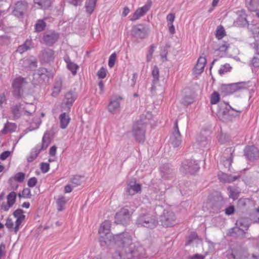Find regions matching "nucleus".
I'll return each instance as SVG.
<instances>
[{"instance_id":"13","label":"nucleus","mask_w":259,"mask_h":259,"mask_svg":"<svg viewBox=\"0 0 259 259\" xmlns=\"http://www.w3.org/2000/svg\"><path fill=\"white\" fill-rule=\"evenodd\" d=\"M206 63V59L205 57H199L197 60V64L193 68V74L197 76L202 73L204 70Z\"/></svg>"},{"instance_id":"10","label":"nucleus","mask_w":259,"mask_h":259,"mask_svg":"<svg viewBox=\"0 0 259 259\" xmlns=\"http://www.w3.org/2000/svg\"><path fill=\"white\" fill-rule=\"evenodd\" d=\"M131 211H117L115 215V223L117 224L125 225L130 221L132 213Z\"/></svg>"},{"instance_id":"19","label":"nucleus","mask_w":259,"mask_h":259,"mask_svg":"<svg viewBox=\"0 0 259 259\" xmlns=\"http://www.w3.org/2000/svg\"><path fill=\"white\" fill-rule=\"evenodd\" d=\"M111 222L109 221H105L100 226L99 229V234L108 235L110 234Z\"/></svg>"},{"instance_id":"44","label":"nucleus","mask_w":259,"mask_h":259,"mask_svg":"<svg viewBox=\"0 0 259 259\" xmlns=\"http://www.w3.org/2000/svg\"><path fill=\"white\" fill-rule=\"evenodd\" d=\"M107 73V70L102 67L97 72V76L99 78L103 79L106 77Z\"/></svg>"},{"instance_id":"55","label":"nucleus","mask_w":259,"mask_h":259,"mask_svg":"<svg viewBox=\"0 0 259 259\" xmlns=\"http://www.w3.org/2000/svg\"><path fill=\"white\" fill-rule=\"evenodd\" d=\"M10 154L11 152L9 151H5L0 155V159L5 160L10 156Z\"/></svg>"},{"instance_id":"33","label":"nucleus","mask_w":259,"mask_h":259,"mask_svg":"<svg viewBox=\"0 0 259 259\" xmlns=\"http://www.w3.org/2000/svg\"><path fill=\"white\" fill-rule=\"evenodd\" d=\"M228 190L229 191V197L234 200L237 199L240 194L239 190L235 188L229 187Z\"/></svg>"},{"instance_id":"61","label":"nucleus","mask_w":259,"mask_h":259,"mask_svg":"<svg viewBox=\"0 0 259 259\" xmlns=\"http://www.w3.org/2000/svg\"><path fill=\"white\" fill-rule=\"evenodd\" d=\"M5 249V245L4 244H1L0 245V259H1L2 257L5 254V252L4 251Z\"/></svg>"},{"instance_id":"24","label":"nucleus","mask_w":259,"mask_h":259,"mask_svg":"<svg viewBox=\"0 0 259 259\" xmlns=\"http://www.w3.org/2000/svg\"><path fill=\"white\" fill-rule=\"evenodd\" d=\"M23 114L26 116H30L35 110V106L32 104L26 103L23 107Z\"/></svg>"},{"instance_id":"17","label":"nucleus","mask_w":259,"mask_h":259,"mask_svg":"<svg viewBox=\"0 0 259 259\" xmlns=\"http://www.w3.org/2000/svg\"><path fill=\"white\" fill-rule=\"evenodd\" d=\"M121 99V98L119 97L118 98H116L115 100H112L110 102L108 106V110L110 112L112 113H115L119 110V100Z\"/></svg>"},{"instance_id":"43","label":"nucleus","mask_w":259,"mask_h":259,"mask_svg":"<svg viewBox=\"0 0 259 259\" xmlns=\"http://www.w3.org/2000/svg\"><path fill=\"white\" fill-rule=\"evenodd\" d=\"M154 48L155 46L154 45H151L149 48L148 52L146 56V60L148 62H150L152 58V56L154 51Z\"/></svg>"},{"instance_id":"14","label":"nucleus","mask_w":259,"mask_h":259,"mask_svg":"<svg viewBox=\"0 0 259 259\" xmlns=\"http://www.w3.org/2000/svg\"><path fill=\"white\" fill-rule=\"evenodd\" d=\"M243 87L241 83H235L229 84H225L223 86V90L227 94H233L242 89Z\"/></svg>"},{"instance_id":"51","label":"nucleus","mask_w":259,"mask_h":259,"mask_svg":"<svg viewBox=\"0 0 259 259\" xmlns=\"http://www.w3.org/2000/svg\"><path fill=\"white\" fill-rule=\"evenodd\" d=\"M175 19V15L174 13L168 14L166 16L167 24H173Z\"/></svg>"},{"instance_id":"49","label":"nucleus","mask_w":259,"mask_h":259,"mask_svg":"<svg viewBox=\"0 0 259 259\" xmlns=\"http://www.w3.org/2000/svg\"><path fill=\"white\" fill-rule=\"evenodd\" d=\"M80 177L76 176V177H73L71 179V182L72 184L73 185V186H72L73 187H76L78 185H80L81 182L80 180Z\"/></svg>"},{"instance_id":"2","label":"nucleus","mask_w":259,"mask_h":259,"mask_svg":"<svg viewBox=\"0 0 259 259\" xmlns=\"http://www.w3.org/2000/svg\"><path fill=\"white\" fill-rule=\"evenodd\" d=\"M236 227L230 229L227 235L232 237H245V232L249 227V220L248 218H240L236 222Z\"/></svg>"},{"instance_id":"39","label":"nucleus","mask_w":259,"mask_h":259,"mask_svg":"<svg viewBox=\"0 0 259 259\" xmlns=\"http://www.w3.org/2000/svg\"><path fill=\"white\" fill-rule=\"evenodd\" d=\"M232 69V67L229 64L226 63L222 65L219 70V73L220 75H223L227 72H230Z\"/></svg>"},{"instance_id":"26","label":"nucleus","mask_w":259,"mask_h":259,"mask_svg":"<svg viewBox=\"0 0 259 259\" xmlns=\"http://www.w3.org/2000/svg\"><path fill=\"white\" fill-rule=\"evenodd\" d=\"M37 74L43 80L48 79L50 77H52L51 72L44 68H39L38 70Z\"/></svg>"},{"instance_id":"45","label":"nucleus","mask_w":259,"mask_h":259,"mask_svg":"<svg viewBox=\"0 0 259 259\" xmlns=\"http://www.w3.org/2000/svg\"><path fill=\"white\" fill-rule=\"evenodd\" d=\"M62 89L61 83H58L54 87L53 91L52 92V96L53 97L57 96L61 92Z\"/></svg>"},{"instance_id":"59","label":"nucleus","mask_w":259,"mask_h":259,"mask_svg":"<svg viewBox=\"0 0 259 259\" xmlns=\"http://www.w3.org/2000/svg\"><path fill=\"white\" fill-rule=\"evenodd\" d=\"M57 147L55 146H53L51 147L49 153L51 156H55L56 154Z\"/></svg>"},{"instance_id":"46","label":"nucleus","mask_w":259,"mask_h":259,"mask_svg":"<svg viewBox=\"0 0 259 259\" xmlns=\"http://www.w3.org/2000/svg\"><path fill=\"white\" fill-rule=\"evenodd\" d=\"M197 234L195 232H192L188 237L187 242H186V245L190 244L193 241L198 238Z\"/></svg>"},{"instance_id":"21","label":"nucleus","mask_w":259,"mask_h":259,"mask_svg":"<svg viewBox=\"0 0 259 259\" xmlns=\"http://www.w3.org/2000/svg\"><path fill=\"white\" fill-rule=\"evenodd\" d=\"M183 168L186 170H187L189 173L193 174L198 169V165L195 161H191L189 162V165H183Z\"/></svg>"},{"instance_id":"32","label":"nucleus","mask_w":259,"mask_h":259,"mask_svg":"<svg viewBox=\"0 0 259 259\" xmlns=\"http://www.w3.org/2000/svg\"><path fill=\"white\" fill-rule=\"evenodd\" d=\"M25 177V174L23 172H18L17 173L13 178H10L9 180V182L11 183L13 180L15 181L22 183L24 181Z\"/></svg>"},{"instance_id":"15","label":"nucleus","mask_w":259,"mask_h":259,"mask_svg":"<svg viewBox=\"0 0 259 259\" xmlns=\"http://www.w3.org/2000/svg\"><path fill=\"white\" fill-rule=\"evenodd\" d=\"M245 5L248 10L256 12L259 18V0H245Z\"/></svg>"},{"instance_id":"5","label":"nucleus","mask_w":259,"mask_h":259,"mask_svg":"<svg viewBox=\"0 0 259 259\" xmlns=\"http://www.w3.org/2000/svg\"><path fill=\"white\" fill-rule=\"evenodd\" d=\"M24 212L13 211V215L16 219L15 227H14V222L12 219L8 218L7 219L5 225L10 231L14 230L16 234L19 231L20 225L25 219V215L23 214Z\"/></svg>"},{"instance_id":"37","label":"nucleus","mask_w":259,"mask_h":259,"mask_svg":"<svg viewBox=\"0 0 259 259\" xmlns=\"http://www.w3.org/2000/svg\"><path fill=\"white\" fill-rule=\"evenodd\" d=\"M226 35V32L222 25L218 27L215 32V37L218 39H221Z\"/></svg>"},{"instance_id":"36","label":"nucleus","mask_w":259,"mask_h":259,"mask_svg":"<svg viewBox=\"0 0 259 259\" xmlns=\"http://www.w3.org/2000/svg\"><path fill=\"white\" fill-rule=\"evenodd\" d=\"M35 4H37L41 9H46L51 5L50 0H34Z\"/></svg>"},{"instance_id":"48","label":"nucleus","mask_w":259,"mask_h":259,"mask_svg":"<svg viewBox=\"0 0 259 259\" xmlns=\"http://www.w3.org/2000/svg\"><path fill=\"white\" fill-rule=\"evenodd\" d=\"M116 59V55L115 53H113L111 55L108 60V66L110 68H112L115 63Z\"/></svg>"},{"instance_id":"52","label":"nucleus","mask_w":259,"mask_h":259,"mask_svg":"<svg viewBox=\"0 0 259 259\" xmlns=\"http://www.w3.org/2000/svg\"><path fill=\"white\" fill-rule=\"evenodd\" d=\"M37 180L35 177L30 178L27 182V185L29 187H34L37 183Z\"/></svg>"},{"instance_id":"38","label":"nucleus","mask_w":259,"mask_h":259,"mask_svg":"<svg viewBox=\"0 0 259 259\" xmlns=\"http://www.w3.org/2000/svg\"><path fill=\"white\" fill-rule=\"evenodd\" d=\"M220 100V96L218 92L214 91L210 96V102L211 104H217Z\"/></svg>"},{"instance_id":"6","label":"nucleus","mask_w":259,"mask_h":259,"mask_svg":"<svg viewBox=\"0 0 259 259\" xmlns=\"http://www.w3.org/2000/svg\"><path fill=\"white\" fill-rule=\"evenodd\" d=\"M27 82L25 78L18 77L15 78L12 82L13 93L14 96L19 99L22 97L24 88Z\"/></svg>"},{"instance_id":"31","label":"nucleus","mask_w":259,"mask_h":259,"mask_svg":"<svg viewBox=\"0 0 259 259\" xmlns=\"http://www.w3.org/2000/svg\"><path fill=\"white\" fill-rule=\"evenodd\" d=\"M31 44L32 42L31 40H27L23 45L20 46L18 48L17 51L20 54H22L30 48Z\"/></svg>"},{"instance_id":"3","label":"nucleus","mask_w":259,"mask_h":259,"mask_svg":"<svg viewBox=\"0 0 259 259\" xmlns=\"http://www.w3.org/2000/svg\"><path fill=\"white\" fill-rule=\"evenodd\" d=\"M139 225L150 229L155 228L158 223L156 213L153 211H148L140 215L137 220Z\"/></svg>"},{"instance_id":"64","label":"nucleus","mask_w":259,"mask_h":259,"mask_svg":"<svg viewBox=\"0 0 259 259\" xmlns=\"http://www.w3.org/2000/svg\"><path fill=\"white\" fill-rule=\"evenodd\" d=\"M72 190V187L70 185H67L65 187L64 191L65 193H70Z\"/></svg>"},{"instance_id":"29","label":"nucleus","mask_w":259,"mask_h":259,"mask_svg":"<svg viewBox=\"0 0 259 259\" xmlns=\"http://www.w3.org/2000/svg\"><path fill=\"white\" fill-rule=\"evenodd\" d=\"M97 0H87L85 8L87 12L91 14L93 13L96 5Z\"/></svg>"},{"instance_id":"7","label":"nucleus","mask_w":259,"mask_h":259,"mask_svg":"<svg viewBox=\"0 0 259 259\" xmlns=\"http://www.w3.org/2000/svg\"><path fill=\"white\" fill-rule=\"evenodd\" d=\"M176 217L173 211H164L160 217L161 225L165 227H171L175 224Z\"/></svg>"},{"instance_id":"42","label":"nucleus","mask_w":259,"mask_h":259,"mask_svg":"<svg viewBox=\"0 0 259 259\" xmlns=\"http://www.w3.org/2000/svg\"><path fill=\"white\" fill-rule=\"evenodd\" d=\"M46 23L42 20H39L35 24V30L36 31H42L46 27Z\"/></svg>"},{"instance_id":"28","label":"nucleus","mask_w":259,"mask_h":259,"mask_svg":"<svg viewBox=\"0 0 259 259\" xmlns=\"http://www.w3.org/2000/svg\"><path fill=\"white\" fill-rule=\"evenodd\" d=\"M65 62L67 64V67L68 69L70 70L73 75H75L77 73V70L78 69V66L71 62L69 59L65 60Z\"/></svg>"},{"instance_id":"53","label":"nucleus","mask_w":259,"mask_h":259,"mask_svg":"<svg viewBox=\"0 0 259 259\" xmlns=\"http://www.w3.org/2000/svg\"><path fill=\"white\" fill-rule=\"evenodd\" d=\"M50 169L49 164L47 163H42L40 165V169L44 173H46Z\"/></svg>"},{"instance_id":"18","label":"nucleus","mask_w":259,"mask_h":259,"mask_svg":"<svg viewBox=\"0 0 259 259\" xmlns=\"http://www.w3.org/2000/svg\"><path fill=\"white\" fill-rule=\"evenodd\" d=\"M51 143V138L50 134L45 133L42 139V144L41 145H37L35 146L41 152L42 150L46 149Z\"/></svg>"},{"instance_id":"56","label":"nucleus","mask_w":259,"mask_h":259,"mask_svg":"<svg viewBox=\"0 0 259 259\" xmlns=\"http://www.w3.org/2000/svg\"><path fill=\"white\" fill-rule=\"evenodd\" d=\"M57 204L60 206V207H62V205H63L64 204H65L66 203V200H65V197H61L60 198H59L58 200H57Z\"/></svg>"},{"instance_id":"63","label":"nucleus","mask_w":259,"mask_h":259,"mask_svg":"<svg viewBox=\"0 0 259 259\" xmlns=\"http://www.w3.org/2000/svg\"><path fill=\"white\" fill-rule=\"evenodd\" d=\"M204 256L202 255L196 254L190 257V259H204Z\"/></svg>"},{"instance_id":"41","label":"nucleus","mask_w":259,"mask_h":259,"mask_svg":"<svg viewBox=\"0 0 259 259\" xmlns=\"http://www.w3.org/2000/svg\"><path fill=\"white\" fill-rule=\"evenodd\" d=\"M229 48V44L226 41H224L220 45L218 51L220 52L226 54L228 52V50Z\"/></svg>"},{"instance_id":"35","label":"nucleus","mask_w":259,"mask_h":259,"mask_svg":"<svg viewBox=\"0 0 259 259\" xmlns=\"http://www.w3.org/2000/svg\"><path fill=\"white\" fill-rule=\"evenodd\" d=\"M40 151L35 147L32 149L29 155L27 157V161L32 162L36 158Z\"/></svg>"},{"instance_id":"4","label":"nucleus","mask_w":259,"mask_h":259,"mask_svg":"<svg viewBox=\"0 0 259 259\" xmlns=\"http://www.w3.org/2000/svg\"><path fill=\"white\" fill-rule=\"evenodd\" d=\"M248 256L246 249L238 245L232 246L226 251L227 259H247Z\"/></svg>"},{"instance_id":"60","label":"nucleus","mask_w":259,"mask_h":259,"mask_svg":"<svg viewBox=\"0 0 259 259\" xmlns=\"http://www.w3.org/2000/svg\"><path fill=\"white\" fill-rule=\"evenodd\" d=\"M169 32L170 34H174L175 33V28L173 24H167Z\"/></svg>"},{"instance_id":"23","label":"nucleus","mask_w":259,"mask_h":259,"mask_svg":"<svg viewBox=\"0 0 259 259\" xmlns=\"http://www.w3.org/2000/svg\"><path fill=\"white\" fill-rule=\"evenodd\" d=\"M141 186L139 184H135L134 185H128L127 192L129 195H133L136 193L141 192Z\"/></svg>"},{"instance_id":"9","label":"nucleus","mask_w":259,"mask_h":259,"mask_svg":"<svg viewBox=\"0 0 259 259\" xmlns=\"http://www.w3.org/2000/svg\"><path fill=\"white\" fill-rule=\"evenodd\" d=\"M152 2L149 0L148 1L146 4L142 7L138 8L134 13L133 14L131 20L134 21L140 19L141 17L144 16L150 10L152 6Z\"/></svg>"},{"instance_id":"25","label":"nucleus","mask_w":259,"mask_h":259,"mask_svg":"<svg viewBox=\"0 0 259 259\" xmlns=\"http://www.w3.org/2000/svg\"><path fill=\"white\" fill-rule=\"evenodd\" d=\"M75 100V97L71 92H69L66 94L64 99V103L67 107L71 106Z\"/></svg>"},{"instance_id":"12","label":"nucleus","mask_w":259,"mask_h":259,"mask_svg":"<svg viewBox=\"0 0 259 259\" xmlns=\"http://www.w3.org/2000/svg\"><path fill=\"white\" fill-rule=\"evenodd\" d=\"M245 156L249 160H254L259 157V150L253 146L246 147L244 150Z\"/></svg>"},{"instance_id":"16","label":"nucleus","mask_w":259,"mask_h":259,"mask_svg":"<svg viewBox=\"0 0 259 259\" xmlns=\"http://www.w3.org/2000/svg\"><path fill=\"white\" fill-rule=\"evenodd\" d=\"M99 242L101 246L105 247L111 245L112 243L114 244L113 236H112L111 234L108 235L99 234Z\"/></svg>"},{"instance_id":"40","label":"nucleus","mask_w":259,"mask_h":259,"mask_svg":"<svg viewBox=\"0 0 259 259\" xmlns=\"http://www.w3.org/2000/svg\"><path fill=\"white\" fill-rule=\"evenodd\" d=\"M134 31L135 34L141 38H145L146 36V31L145 28H135Z\"/></svg>"},{"instance_id":"47","label":"nucleus","mask_w":259,"mask_h":259,"mask_svg":"<svg viewBox=\"0 0 259 259\" xmlns=\"http://www.w3.org/2000/svg\"><path fill=\"white\" fill-rule=\"evenodd\" d=\"M223 177L220 178V180L225 183H231L234 181L236 180V178H231V177L227 175L226 174H223Z\"/></svg>"},{"instance_id":"11","label":"nucleus","mask_w":259,"mask_h":259,"mask_svg":"<svg viewBox=\"0 0 259 259\" xmlns=\"http://www.w3.org/2000/svg\"><path fill=\"white\" fill-rule=\"evenodd\" d=\"M28 3L25 1H18L14 6L13 14L16 17H22L28 8Z\"/></svg>"},{"instance_id":"54","label":"nucleus","mask_w":259,"mask_h":259,"mask_svg":"<svg viewBox=\"0 0 259 259\" xmlns=\"http://www.w3.org/2000/svg\"><path fill=\"white\" fill-rule=\"evenodd\" d=\"M252 64L254 67H257L259 66V53L252 60Z\"/></svg>"},{"instance_id":"34","label":"nucleus","mask_w":259,"mask_h":259,"mask_svg":"<svg viewBox=\"0 0 259 259\" xmlns=\"http://www.w3.org/2000/svg\"><path fill=\"white\" fill-rule=\"evenodd\" d=\"M54 52L52 50H45L42 54L43 57L47 61H50L54 58Z\"/></svg>"},{"instance_id":"57","label":"nucleus","mask_w":259,"mask_h":259,"mask_svg":"<svg viewBox=\"0 0 259 259\" xmlns=\"http://www.w3.org/2000/svg\"><path fill=\"white\" fill-rule=\"evenodd\" d=\"M152 75L155 79H158L159 77V70L157 67H155L152 70Z\"/></svg>"},{"instance_id":"30","label":"nucleus","mask_w":259,"mask_h":259,"mask_svg":"<svg viewBox=\"0 0 259 259\" xmlns=\"http://www.w3.org/2000/svg\"><path fill=\"white\" fill-rule=\"evenodd\" d=\"M21 106V104L16 105L12 108L14 118H18L20 116L21 114H23V110Z\"/></svg>"},{"instance_id":"50","label":"nucleus","mask_w":259,"mask_h":259,"mask_svg":"<svg viewBox=\"0 0 259 259\" xmlns=\"http://www.w3.org/2000/svg\"><path fill=\"white\" fill-rule=\"evenodd\" d=\"M30 190L28 188H25L23 190L21 194H19V196H22L24 198H29L31 194Z\"/></svg>"},{"instance_id":"8","label":"nucleus","mask_w":259,"mask_h":259,"mask_svg":"<svg viewBox=\"0 0 259 259\" xmlns=\"http://www.w3.org/2000/svg\"><path fill=\"white\" fill-rule=\"evenodd\" d=\"M146 131L144 126L139 122L136 123L133 127V134L135 140L139 143H143L145 140Z\"/></svg>"},{"instance_id":"62","label":"nucleus","mask_w":259,"mask_h":259,"mask_svg":"<svg viewBox=\"0 0 259 259\" xmlns=\"http://www.w3.org/2000/svg\"><path fill=\"white\" fill-rule=\"evenodd\" d=\"M98 85L100 90V93L103 94L104 91V85L103 81L102 80L100 81Z\"/></svg>"},{"instance_id":"1","label":"nucleus","mask_w":259,"mask_h":259,"mask_svg":"<svg viewBox=\"0 0 259 259\" xmlns=\"http://www.w3.org/2000/svg\"><path fill=\"white\" fill-rule=\"evenodd\" d=\"M115 247L117 250L113 254L114 259H140L139 250L135 248L131 236L124 232L113 236Z\"/></svg>"},{"instance_id":"58","label":"nucleus","mask_w":259,"mask_h":259,"mask_svg":"<svg viewBox=\"0 0 259 259\" xmlns=\"http://www.w3.org/2000/svg\"><path fill=\"white\" fill-rule=\"evenodd\" d=\"M68 3L76 7L82 3V0H67Z\"/></svg>"},{"instance_id":"22","label":"nucleus","mask_w":259,"mask_h":259,"mask_svg":"<svg viewBox=\"0 0 259 259\" xmlns=\"http://www.w3.org/2000/svg\"><path fill=\"white\" fill-rule=\"evenodd\" d=\"M58 35L54 33L45 35L43 38L44 41L47 45H53L58 39Z\"/></svg>"},{"instance_id":"27","label":"nucleus","mask_w":259,"mask_h":259,"mask_svg":"<svg viewBox=\"0 0 259 259\" xmlns=\"http://www.w3.org/2000/svg\"><path fill=\"white\" fill-rule=\"evenodd\" d=\"M16 199V193L15 192H11L7 196V209L12 207L15 203Z\"/></svg>"},{"instance_id":"20","label":"nucleus","mask_w":259,"mask_h":259,"mask_svg":"<svg viewBox=\"0 0 259 259\" xmlns=\"http://www.w3.org/2000/svg\"><path fill=\"white\" fill-rule=\"evenodd\" d=\"M59 119L60 121L61 128L62 129L66 128L70 121V118L69 115L66 113H63L60 114Z\"/></svg>"}]
</instances>
